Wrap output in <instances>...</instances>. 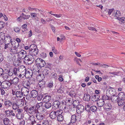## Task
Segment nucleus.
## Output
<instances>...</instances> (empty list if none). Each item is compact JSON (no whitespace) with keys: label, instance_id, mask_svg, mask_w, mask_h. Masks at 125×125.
Segmentation results:
<instances>
[{"label":"nucleus","instance_id":"c03bdc74","mask_svg":"<svg viewBox=\"0 0 125 125\" xmlns=\"http://www.w3.org/2000/svg\"><path fill=\"white\" fill-rule=\"evenodd\" d=\"M3 121L4 124L6 125H7L9 124L10 120L8 118H6L3 119Z\"/></svg>","mask_w":125,"mask_h":125},{"label":"nucleus","instance_id":"0eeeda50","mask_svg":"<svg viewBox=\"0 0 125 125\" xmlns=\"http://www.w3.org/2000/svg\"><path fill=\"white\" fill-rule=\"evenodd\" d=\"M60 110H58L56 111H53L50 114V117L52 119H54L57 117L59 113H60Z\"/></svg>","mask_w":125,"mask_h":125},{"label":"nucleus","instance_id":"09e8293b","mask_svg":"<svg viewBox=\"0 0 125 125\" xmlns=\"http://www.w3.org/2000/svg\"><path fill=\"white\" fill-rule=\"evenodd\" d=\"M53 85V82L52 81H51L48 84L47 87L50 88H51L52 87Z\"/></svg>","mask_w":125,"mask_h":125},{"label":"nucleus","instance_id":"680f3d73","mask_svg":"<svg viewBox=\"0 0 125 125\" xmlns=\"http://www.w3.org/2000/svg\"><path fill=\"white\" fill-rule=\"evenodd\" d=\"M30 17V15H25L22 17V18L24 20L27 19H28Z\"/></svg>","mask_w":125,"mask_h":125},{"label":"nucleus","instance_id":"052dcab7","mask_svg":"<svg viewBox=\"0 0 125 125\" xmlns=\"http://www.w3.org/2000/svg\"><path fill=\"white\" fill-rule=\"evenodd\" d=\"M77 106L76 105H72L71 107V111L75 110L76 108L77 107Z\"/></svg>","mask_w":125,"mask_h":125},{"label":"nucleus","instance_id":"dca6fc26","mask_svg":"<svg viewBox=\"0 0 125 125\" xmlns=\"http://www.w3.org/2000/svg\"><path fill=\"white\" fill-rule=\"evenodd\" d=\"M18 54L19 57L21 59H23V58L27 56L26 52L23 50H21L18 53Z\"/></svg>","mask_w":125,"mask_h":125},{"label":"nucleus","instance_id":"a19ab883","mask_svg":"<svg viewBox=\"0 0 125 125\" xmlns=\"http://www.w3.org/2000/svg\"><path fill=\"white\" fill-rule=\"evenodd\" d=\"M90 108H91V106L89 104H87L85 106V109L88 112H90Z\"/></svg>","mask_w":125,"mask_h":125},{"label":"nucleus","instance_id":"f257e3e1","mask_svg":"<svg viewBox=\"0 0 125 125\" xmlns=\"http://www.w3.org/2000/svg\"><path fill=\"white\" fill-rule=\"evenodd\" d=\"M17 76L19 77L23 78L25 73H26V69L23 66H21L19 67L18 69L16 68Z\"/></svg>","mask_w":125,"mask_h":125},{"label":"nucleus","instance_id":"473e14b6","mask_svg":"<svg viewBox=\"0 0 125 125\" xmlns=\"http://www.w3.org/2000/svg\"><path fill=\"white\" fill-rule=\"evenodd\" d=\"M90 99V95L88 94H84L83 99L84 100L86 101H89Z\"/></svg>","mask_w":125,"mask_h":125},{"label":"nucleus","instance_id":"393cba45","mask_svg":"<svg viewBox=\"0 0 125 125\" xmlns=\"http://www.w3.org/2000/svg\"><path fill=\"white\" fill-rule=\"evenodd\" d=\"M104 101L102 100H99L97 102V103L99 107H101L103 106L104 104Z\"/></svg>","mask_w":125,"mask_h":125},{"label":"nucleus","instance_id":"49530a36","mask_svg":"<svg viewBox=\"0 0 125 125\" xmlns=\"http://www.w3.org/2000/svg\"><path fill=\"white\" fill-rule=\"evenodd\" d=\"M6 36L4 33L2 32H1L0 33V38H1V40H4L5 39Z\"/></svg>","mask_w":125,"mask_h":125},{"label":"nucleus","instance_id":"4468645a","mask_svg":"<svg viewBox=\"0 0 125 125\" xmlns=\"http://www.w3.org/2000/svg\"><path fill=\"white\" fill-rule=\"evenodd\" d=\"M22 84L24 87L23 88L28 89L30 87V83L28 80H25L22 82Z\"/></svg>","mask_w":125,"mask_h":125},{"label":"nucleus","instance_id":"58836bf2","mask_svg":"<svg viewBox=\"0 0 125 125\" xmlns=\"http://www.w3.org/2000/svg\"><path fill=\"white\" fill-rule=\"evenodd\" d=\"M45 83V82L42 80L39 82L38 83V84L39 85V86L43 88L44 87Z\"/></svg>","mask_w":125,"mask_h":125},{"label":"nucleus","instance_id":"f8f14e48","mask_svg":"<svg viewBox=\"0 0 125 125\" xmlns=\"http://www.w3.org/2000/svg\"><path fill=\"white\" fill-rule=\"evenodd\" d=\"M17 106L19 107H21L24 104V101L23 99H18L15 101L14 102Z\"/></svg>","mask_w":125,"mask_h":125},{"label":"nucleus","instance_id":"423d86ee","mask_svg":"<svg viewBox=\"0 0 125 125\" xmlns=\"http://www.w3.org/2000/svg\"><path fill=\"white\" fill-rule=\"evenodd\" d=\"M35 106H32L26 105L24 107V110L27 113L30 114H32V112L35 111L34 109L35 108Z\"/></svg>","mask_w":125,"mask_h":125},{"label":"nucleus","instance_id":"4d7b16f0","mask_svg":"<svg viewBox=\"0 0 125 125\" xmlns=\"http://www.w3.org/2000/svg\"><path fill=\"white\" fill-rule=\"evenodd\" d=\"M121 95V97H119V98L125 100V95L124 93H122L120 94Z\"/></svg>","mask_w":125,"mask_h":125},{"label":"nucleus","instance_id":"bb28decb","mask_svg":"<svg viewBox=\"0 0 125 125\" xmlns=\"http://www.w3.org/2000/svg\"><path fill=\"white\" fill-rule=\"evenodd\" d=\"M31 53L30 54L31 55H32L33 56H36L38 53V50L36 49V48H34V49H33L32 51H31Z\"/></svg>","mask_w":125,"mask_h":125},{"label":"nucleus","instance_id":"c85d7f7f","mask_svg":"<svg viewBox=\"0 0 125 125\" xmlns=\"http://www.w3.org/2000/svg\"><path fill=\"white\" fill-rule=\"evenodd\" d=\"M4 40L5 41L8 42H10L11 40V36L9 35H7L4 38Z\"/></svg>","mask_w":125,"mask_h":125},{"label":"nucleus","instance_id":"aec40b11","mask_svg":"<svg viewBox=\"0 0 125 125\" xmlns=\"http://www.w3.org/2000/svg\"><path fill=\"white\" fill-rule=\"evenodd\" d=\"M10 80H9L8 81H4L3 82V83L4 84L3 86L5 87L6 88H8L10 87L11 85H12V83H11Z\"/></svg>","mask_w":125,"mask_h":125},{"label":"nucleus","instance_id":"e2e57ef3","mask_svg":"<svg viewBox=\"0 0 125 125\" xmlns=\"http://www.w3.org/2000/svg\"><path fill=\"white\" fill-rule=\"evenodd\" d=\"M49 122L47 120L43 121L42 122V125H48Z\"/></svg>","mask_w":125,"mask_h":125},{"label":"nucleus","instance_id":"9b49d317","mask_svg":"<svg viewBox=\"0 0 125 125\" xmlns=\"http://www.w3.org/2000/svg\"><path fill=\"white\" fill-rule=\"evenodd\" d=\"M84 110V107L82 105L80 104L77 106L76 111L77 113H81L83 112Z\"/></svg>","mask_w":125,"mask_h":125},{"label":"nucleus","instance_id":"5701e85b","mask_svg":"<svg viewBox=\"0 0 125 125\" xmlns=\"http://www.w3.org/2000/svg\"><path fill=\"white\" fill-rule=\"evenodd\" d=\"M11 83H12V84H13L15 85H16L19 82V79L17 77H15L12 80L10 79Z\"/></svg>","mask_w":125,"mask_h":125},{"label":"nucleus","instance_id":"8fccbe9b","mask_svg":"<svg viewBox=\"0 0 125 125\" xmlns=\"http://www.w3.org/2000/svg\"><path fill=\"white\" fill-rule=\"evenodd\" d=\"M12 108L15 111H16V110L17 108H18V106H17L15 103L14 102L12 104Z\"/></svg>","mask_w":125,"mask_h":125},{"label":"nucleus","instance_id":"3c124183","mask_svg":"<svg viewBox=\"0 0 125 125\" xmlns=\"http://www.w3.org/2000/svg\"><path fill=\"white\" fill-rule=\"evenodd\" d=\"M30 15L31 17V18L34 19L35 17L37 16V14L35 13H31Z\"/></svg>","mask_w":125,"mask_h":125},{"label":"nucleus","instance_id":"ddd939ff","mask_svg":"<svg viewBox=\"0 0 125 125\" xmlns=\"http://www.w3.org/2000/svg\"><path fill=\"white\" fill-rule=\"evenodd\" d=\"M119 98V96H118L116 94L112 96H111L110 97V100L112 102L117 103L118 101Z\"/></svg>","mask_w":125,"mask_h":125},{"label":"nucleus","instance_id":"f704fd0d","mask_svg":"<svg viewBox=\"0 0 125 125\" xmlns=\"http://www.w3.org/2000/svg\"><path fill=\"white\" fill-rule=\"evenodd\" d=\"M1 76H2V78L5 80H7L9 78V76L8 74L6 72H5L4 71L3 74Z\"/></svg>","mask_w":125,"mask_h":125},{"label":"nucleus","instance_id":"9d476101","mask_svg":"<svg viewBox=\"0 0 125 125\" xmlns=\"http://www.w3.org/2000/svg\"><path fill=\"white\" fill-rule=\"evenodd\" d=\"M106 94L108 95V94H110L111 96V95H114L116 94V92L114 88H111L108 89L106 92Z\"/></svg>","mask_w":125,"mask_h":125},{"label":"nucleus","instance_id":"0e129e2a","mask_svg":"<svg viewBox=\"0 0 125 125\" xmlns=\"http://www.w3.org/2000/svg\"><path fill=\"white\" fill-rule=\"evenodd\" d=\"M41 57L42 58H45L46 57V54L44 52H42L41 53Z\"/></svg>","mask_w":125,"mask_h":125},{"label":"nucleus","instance_id":"a18cd8bd","mask_svg":"<svg viewBox=\"0 0 125 125\" xmlns=\"http://www.w3.org/2000/svg\"><path fill=\"white\" fill-rule=\"evenodd\" d=\"M15 48L14 49H12L11 51V52H12L13 53H14L16 54L18 53L19 52V51L18 50V48Z\"/></svg>","mask_w":125,"mask_h":125},{"label":"nucleus","instance_id":"79ce46f5","mask_svg":"<svg viewBox=\"0 0 125 125\" xmlns=\"http://www.w3.org/2000/svg\"><path fill=\"white\" fill-rule=\"evenodd\" d=\"M12 110H7L5 111V113L6 116L8 117H10L11 114V111Z\"/></svg>","mask_w":125,"mask_h":125},{"label":"nucleus","instance_id":"a211bd4d","mask_svg":"<svg viewBox=\"0 0 125 125\" xmlns=\"http://www.w3.org/2000/svg\"><path fill=\"white\" fill-rule=\"evenodd\" d=\"M23 88H22L21 89V91H16L15 93L16 96L18 98H20L22 96L23 92H22Z\"/></svg>","mask_w":125,"mask_h":125},{"label":"nucleus","instance_id":"412c9836","mask_svg":"<svg viewBox=\"0 0 125 125\" xmlns=\"http://www.w3.org/2000/svg\"><path fill=\"white\" fill-rule=\"evenodd\" d=\"M36 117L38 120H43L44 116L42 114L38 112L37 113Z\"/></svg>","mask_w":125,"mask_h":125},{"label":"nucleus","instance_id":"bf43d9fd","mask_svg":"<svg viewBox=\"0 0 125 125\" xmlns=\"http://www.w3.org/2000/svg\"><path fill=\"white\" fill-rule=\"evenodd\" d=\"M69 95L71 96L72 97H75V94L74 92L73 91L70 92L69 94Z\"/></svg>","mask_w":125,"mask_h":125},{"label":"nucleus","instance_id":"2eb2a0df","mask_svg":"<svg viewBox=\"0 0 125 125\" xmlns=\"http://www.w3.org/2000/svg\"><path fill=\"white\" fill-rule=\"evenodd\" d=\"M47 94H45V97L42 100L43 102H49L51 100V96L50 95H47Z\"/></svg>","mask_w":125,"mask_h":125},{"label":"nucleus","instance_id":"72a5a7b5","mask_svg":"<svg viewBox=\"0 0 125 125\" xmlns=\"http://www.w3.org/2000/svg\"><path fill=\"white\" fill-rule=\"evenodd\" d=\"M45 104L44 107L46 109H49L51 107L52 105L51 103L49 102H46Z\"/></svg>","mask_w":125,"mask_h":125},{"label":"nucleus","instance_id":"864d4df0","mask_svg":"<svg viewBox=\"0 0 125 125\" xmlns=\"http://www.w3.org/2000/svg\"><path fill=\"white\" fill-rule=\"evenodd\" d=\"M88 29L91 31H95L96 32L97 31V30L94 27H93L91 26L88 27Z\"/></svg>","mask_w":125,"mask_h":125},{"label":"nucleus","instance_id":"ea45409f","mask_svg":"<svg viewBox=\"0 0 125 125\" xmlns=\"http://www.w3.org/2000/svg\"><path fill=\"white\" fill-rule=\"evenodd\" d=\"M97 107L94 105L92 106H91L90 108L91 111L93 112H96L97 111Z\"/></svg>","mask_w":125,"mask_h":125},{"label":"nucleus","instance_id":"b1692460","mask_svg":"<svg viewBox=\"0 0 125 125\" xmlns=\"http://www.w3.org/2000/svg\"><path fill=\"white\" fill-rule=\"evenodd\" d=\"M31 95L33 98H36L38 95V93L36 90H33L31 92Z\"/></svg>","mask_w":125,"mask_h":125},{"label":"nucleus","instance_id":"f3484780","mask_svg":"<svg viewBox=\"0 0 125 125\" xmlns=\"http://www.w3.org/2000/svg\"><path fill=\"white\" fill-rule=\"evenodd\" d=\"M32 75V72L31 71H29L27 70L26 72L24 75V77L25 76L26 78H31Z\"/></svg>","mask_w":125,"mask_h":125},{"label":"nucleus","instance_id":"6e6552de","mask_svg":"<svg viewBox=\"0 0 125 125\" xmlns=\"http://www.w3.org/2000/svg\"><path fill=\"white\" fill-rule=\"evenodd\" d=\"M61 104L60 102L59 101H55L53 102L52 104V108L54 110L60 109V104Z\"/></svg>","mask_w":125,"mask_h":125},{"label":"nucleus","instance_id":"774afa93","mask_svg":"<svg viewBox=\"0 0 125 125\" xmlns=\"http://www.w3.org/2000/svg\"><path fill=\"white\" fill-rule=\"evenodd\" d=\"M14 31L16 32H19L20 30L19 28L17 27H15L14 28Z\"/></svg>","mask_w":125,"mask_h":125},{"label":"nucleus","instance_id":"37998d69","mask_svg":"<svg viewBox=\"0 0 125 125\" xmlns=\"http://www.w3.org/2000/svg\"><path fill=\"white\" fill-rule=\"evenodd\" d=\"M33 106H35V108L34 109L35 111V110H36V108L38 110H40L42 108V106L40 105L39 104H37L36 105H34Z\"/></svg>","mask_w":125,"mask_h":125},{"label":"nucleus","instance_id":"338daca9","mask_svg":"<svg viewBox=\"0 0 125 125\" xmlns=\"http://www.w3.org/2000/svg\"><path fill=\"white\" fill-rule=\"evenodd\" d=\"M37 97V100L38 101H41L42 99V96L41 94L38 95Z\"/></svg>","mask_w":125,"mask_h":125},{"label":"nucleus","instance_id":"39448f33","mask_svg":"<svg viewBox=\"0 0 125 125\" xmlns=\"http://www.w3.org/2000/svg\"><path fill=\"white\" fill-rule=\"evenodd\" d=\"M35 63L37 66L41 68L44 67L46 64L45 61L41 58H38L35 60Z\"/></svg>","mask_w":125,"mask_h":125},{"label":"nucleus","instance_id":"a878e982","mask_svg":"<svg viewBox=\"0 0 125 125\" xmlns=\"http://www.w3.org/2000/svg\"><path fill=\"white\" fill-rule=\"evenodd\" d=\"M125 102V100L119 98L118 101L117 103L119 106H121L124 105Z\"/></svg>","mask_w":125,"mask_h":125},{"label":"nucleus","instance_id":"6ab92c4d","mask_svg":"<svg viewBox=\"0 0 125 125\" xmlns=\"http://www.w3.org/2000/svg\"><path fill=\"white\" fill-rule=\"evenodd\" d=\"M12 46L11 44H10L9 43H7L5 44L4 48L11 52L12 50Z\"/></svg>","mask_w":125,"mask_h":125},{"label":"nucleus","instance_id":"2f4dec72","mask_svg":"<svg viewBox=\"0 0 125 125\" xmlns=\"http://www.w3.org/2000/svg\"><path fill=\"white\" fill-rule=\"evenodd\" d=\"M106 94V95H104L102 96V98L103 100H110V97H111L110 94H108V95H107V94Z\"/></svg>","mask_w":125,"mask_h":125},{"label":"nucleus","instance_id":"c756f323","mask_svg":"<svg viewBox=\"0 0 125 125\" xmlns=\"http://www.w3.org/2000/svg\"><path fill=\"white\" fill-rule=\"evenodd\" d=\"M5 105L7 107L11 106L12 104V103L10 101H6L4 103Z\"/></svg>","mask_w":125,"mask_h":125},{"label":"nucleus","instance_id":"5fc2aeb1","mask_svg":"<svg viewBox=\"0 0 125 125\" xmlns=\"http://www.w3.org/2000/svg\"><path fill=\"white\" fill-rule=\"evenodd\" d=\"M117 19L121 21V22H122L123 23H124L125 22V18L124 17H118Z\"/></svg>","mask_w":125,"mask_h":125},{"label":"nucleus","instance_id":"c9c22d12","mask_svg":"<svg viewBox=\"0 0 125 125\" xmlns=\"http://www.w3.org/2000/svg\"><path fill=\"white\" fill-rule=\"evenodd\" d=\"M77 120L75 115H73L72 116L71 121V122H72V123H75Z\"/></svg>","mask_w":125,"mask_h":125},{"label":"nucleus","instance_id":"cd10ccee","mask_svg":"<svg viewBox=\"0 0 125 125\" xmlns=\"http://www.w3.org/2000/svg\"><path fill=\"white\" fill-rule=\"evenodd\" d=\"M59 115L57 118L58 121L59 122L62 121L63 120V116L62 115V113L61 111H60V113H59Z\"/></svg>","mask_w":125,"mask_h":125},{"label":"nucleus","instance_id":"de8ad7c7","mask_svg":"<svg viewBox=\"0 0 125 125\" xmlns=\"http://www.w3.org/2000/svg\"><path fill=\"white\" fill-rule=\"evenodd\" d=\"M5 23L2 21H0V30L3 28L5 26Z\"/></svg>","mask_w":125,"mask_h":125},{"label":"nucleus","instance_id":"4c0bfd02","mask_svg":"<svg viewBox=\"0 0 125 125\" xmlns=\"http://www.w3.org/2000/svg\"><path fill=\"white\" fill-rule=\"evenodd\" d=\"M34 47L37 48L36 46L34 44L31 45L29 46V52L30 53H31V51H32L33 49L35 48Z\"/></svg>","mask_w":125,"mask_h":125},{"label":"nucleus","instance_id":"1a4fd4ad","mask_svg":"<svg viewBox=\"0 0 125 125\" xmlns=\"http://www.w3.org/2000/svg\"><path fill=\"white\" fill-rule=\"evenodd\" d=\"M6 59L8 62L12 63L15 61L16 57L15 56L12 55L11 53H10L8 55Z\"/></svg>","mask_w":125,"mask_h":125},{"label":"nucleus","instance_id":"7c9ffc66","mask_svg":"<svg viewBox=\"0 0 125 125\" xmlns=\"http://www.w3.org/2000/svg\"><path fill=\"white\" fill-rule=\"evenodd\" d=\"M107 111L110 110L111 109V104H105L103 107Z\"/></svg>","mask_w":125,"mask_h":125},{"label":"nucleus","instance_id":"f03ea898","mask_svg":"<svg viewBox=\"0 0 125 125\" xmlns=\"http://www.w3.org/2000/svg\"><path fill=\"white\" fill-rule=\"evenodd\" d=\"M23 59L24 63L27 65L31 64L34 60V57L31 54L26 56L23 58Z\"/></svg>","mask_w":125,"mask_h":125},{"label":"nucleus","instance_id":"13d9d810","mask_svg":"<svg viewBox=\"0 0 125 125\" xmlns=\"http://www.w3.org/2000/svg\"><path fill=\"white\" fill-rule=\"evenodd\" d=\"M92 97H93V98L94 99V101H96L97 100L98 97H99V96H98V95H94L92 96Z\"/></svg>","mask_w":125,"mask_h":125},{"label":"nucleus","instance_id":"69168bd1","mask_svg":"<svg viewBox=\"0 0 125 125\" xmlns=\"http://www.w3.org/2000/svg\"><path fill=\"white\" fill-rule=\"evenodd\" d=\"M95 78L98 80V81L99 82H100L102 80V78L101 77H99L98 75H96L95 76Z\"/></svg>","mask_w":125,"mask_h":125},{"label":"nucleus","instance_id":"6e6d98bb","mask_svg":"<svg viewBox=\"0 0 125 125\" xmlns=\"http://www.w3.org/2000/svg\"><path fill=\"white\" fill-rule=\"evenodd\" d=\"M14 111L13 110H12L11 111V114L10 116V117H15V113H14Z\"/></svg>","mask_w":125,"mask_h":125},{"label":"nucleus","instance_id":"603ef678","mask_svg":"<svg viewBox=\"0 0 125 125\" xmlns=\"http://www.w3.org/2000/svg\"><path fill=\"white\" fill-rule=\"evenodd\" d=\"M62 105L63 106V108H62V109H65L66 108V104L65 102L64 101H62Z\"/></svg>","mask_w":125,"mask_h":125},{"label":"nucleus","instance_id":"7ed1b4c3","mask_svg":"<svg viewBox=\"0 0 125 125\" xmlns=\"http://www.w3.org/2000/svg\"><path fill=\"white\" fill-rule=\"evenodd\" d=\"M16 68H14L13 69L11 68H6L4 70L5 72H6L9 76H11L13 74L16 75H17L16 72H17Z\"/></svg>","mask_w":125,"mask_h":125},{"label":"nucleus","instance_id":"e433bc0d","mask_svg":"<svg viewBox=\"0 0 125 125\" xmlns=\"http://www.w3.org/2000/svg\"><path fill=\"white\" fill-rule=\"evenodd\" d=\"M22 88L23 89L22 91V92H23V95L25 96V95H27L28 94L29 92V90L27 89V88Z\"/></svg>","mask_w":125,"mask_h":125},{"label":"nucleus","instance_id":"4be33fe9","mask_svg":"<svg viewBox=\"0 0 125 125\" xmlns=\"http://www.w3.org/2000/svg\"><path fill=\"white\" fill-rule=\"evenodd\" d=\"M51 70L49 69H45L43 71V74L47 77L49 76L51 74Z\"/></svg>","mask_w":125,"mask_h":125},{"label":"nucleus","instance_id":"20e7f679","mask_svg":"<svg viewBox=\"0 0 125 125\" xmlns=\"http://www.w3.org/2000/svg\"><path fill=\"white\" fill-rule=\"evenodd\" d=\"M22 110L20 109H17L16 111H14V112L15 113V117L19 120L22 119L24 117V114L22 113Z\"/></svg>","mask_w":125,"mask_h":125}]
</instances>
